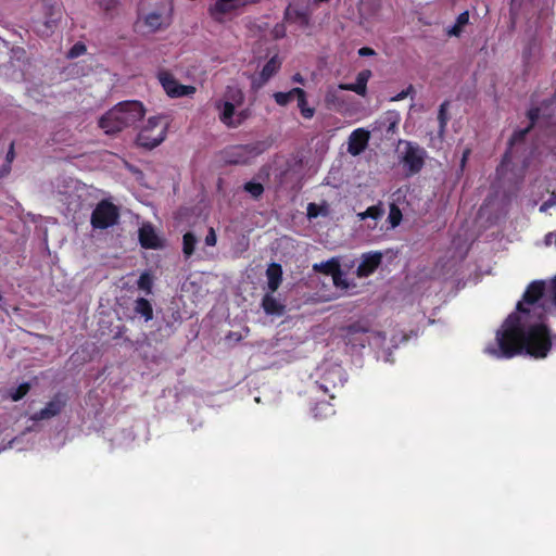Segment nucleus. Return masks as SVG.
<instances>
[{
  "label": "nucleus",
  "mask_w": 556,
  "mask_h": 556,
  "mask_svg": "<svg viewBox=\"0 0 556 556\" xmlns=\"http://www.w3.org/2000/svg\"><path fill=\"white\" fill-rule=\"evenodd\" d=\"M544 319L543 312L539 313L538 320L509 314L496 331L495 341L488 344L484 352L496 358H513L523 352L534 358H545L556 345V333Z\"/></svg>",
  "instance_id": "nucleus-1"
},
{
  "label": "nucleus",
  "mask_w": 556,
  "mask_h": 556,
  "mask_svg": "<svg viewBox=\"0 0 556 556\" xmlns=\"http://www.w3.org/2000/svg\"><path fill=\"white\" fill-rule=\"evenodd\" d=\"M556 105V97L548 101H544L540 108H532L528 111V118L530 124L520 130L513 134L508 142V149L504 153L500 165L496 168L498 175H503L508 166L513 163L514 159H520L526 151V137L529 131L539 126L541 128H548L555 123L552 121L554 115V106Z\"/></svg>",
  "instance_id": "nucleus-2"
},
{
  "label": "nucleus",
  "mask_w": 556,
  "mask_h": 556,
  "mask_svg": "<svg viewBox=\"0 0 556 556\" xmlns=\"http://www.w3.org/2000/svg\"><path fill=\"white\" fill-rule=\"evenodd\" d=\"M146 110L140 101H123L109 110L99 119V126L108 135L135 126L144 116Z\"/></svg>",
  "instance_id": "nucleus-3"
},
{
  "label": "nucleus",
  "mask_w": 556,
  "mask_h": 556,
  "mask_svg": "<svg viewBox=\"0 0 556 556\" xmlns=\"http://www.w3.org/2000/svg\"><path fill=\"white\" fill-rule=\"evenodd\" d=\"M401 143L404 144V151L401 154L400 163L403 165L405 175L412 177L424 168L427 152L416 142L401 141Z\"/></svg>",
  "instance_id": "nucleus-4"
},
{
  "label": "nucleus",
  "mask_w": 556,
  "mask_h": 556,
  "mask_svg": "<svg viewBox=\"0 0 556 556\" xmlns=\"http://www.w3.org/2000/svg\"><path fill=\"white\" fill-rule=\"evenodd\" d=\"M166 126L161 117H150L147 125L139 131L136 142L146 149H153L165 140Z\"/></svg>",
  "instance_id": "nucleus-5"
},
{
  "label": "nucleus",
  "mask_w": 556,
  "mask_h": 556,
  "mask_svg": "<svg viewBox=\"0 0 556 556\" xmlns=\"http://www.w3.org/2000/svg\"><path fill=\"white\" fill-rule=\"evenodd\" d=\"M268 147L266 141L233 146L228 151V162L232 164H247L254 157L264 153Z\"/></svg>",
  "instance_id": "nucleus-6"
},
{
  "label": "nucleus",
  "mask_w": 556,
  "mask_h": 556,
  "mask_svg": "<svg viewBox=\"0 0 556 556\" xmlns=\"http://www.w3.org/2000/svg\"><path fill=\"white\" fill-rule=\"evenodd\" d=\"M119 212L116 205L106 200L97 204L91 214V225L96 229H106L117 223Z\"/></svg>",
  "instance_id": "nucleus-7"
},
{
  "label": "nucleus",
  "mask_w": 556,
  "mask_h": 556,
  "mask_svg": "<svg viewBox=\"0 0 556 556\" xmlns=\"http://www.w3.org/2000/svg\"><path fill=\"white\" fill-rule=\"evenodd\" d=\"M157 77L163 89L170 98L191 96L197 90L194 86L179 84L174 75L167 71H161Z\"/></svg>",
  "instance_id": "nucleus-8"
},
{
  "label": "nucleus",
  "mask_w": 556,
  "mask_h": 556,
  "mask_svg": "<svg viewBox=\"0 0 556 556\" xmlns=\"http://www.w3.org/2000/svg\"><path fill=\"white\" fill-rule=\"evenodd\" d=\"M369 139L370 132L365 128L353 130L349 137L348 152L353 156L359 155L367 148Z\"/></svg>",
  "instance_id": "nucleus-9"
},
{
  "label": "nucleus",
  "mask_w": 556,
  "mask_h": 556,
  "mask_svg": "<svg viewBox=\"0 0 556 556\" xmlns=\"http://www.w3.org/2000/svg\"><path fill=\"white\" fill-rule=\"evenodd\" d=\"M381 252H369L362 255V261L357 266L356 274L359 278L372 275L382 262Z\"/></svg>",
  "instance_id": "nucleus-10"
},
{
  "label": "nucleus",
  "mask_w": 556,
  "mask_h": 556,
  "mask_svg": "<svg viewBox=\"0 0 556 556\" xmlns=\"http://www.w3.org/2000/svg\"><path fill=\"white\" fill-rule=\"evenodd\" d=\"M371 76V72L369 70L361 71L357 76L355 83L351 84H340L339 89L353 91L358 96L365 97L367 93V83Z\"/></svg>",
  "instance_id": "nucleus-11"
},
{
  "label": "nucleus",
  "mask_w": 556,
  "mask_h": 556,
  "mask_svg": "<svg viewBox=\"0 0 556 556\" xmlns=\"http://www.w3.org/2000/svg\"><path fill=\"white\" fill-rule=\"evenodd\" d=\"M243 4L244 2H240L239 0H216L214 5L210 9V13L215 21L222 22L225 14L230 13Z\"/></svg>",
  "instance_id": "nucleus-12"
},
{
  "label": "nucleus",
  "mask_w": 556,
  "mask_h": 556,
  "mask_svg": "<svg viewBox=\"0 0 556 556\" xmlns=\"http://www.w3.org/2000/svg\"><path fill=\"white\" fill-rule=\"evenodd\" d=\"M64 406L65 401H63L60 395H56L51 401H49L43 408L36 413L34 418L36 420L50 419L59 415Z\"/></svg>",
  "instance_id": "nucleus-13"
},
{
  "label": "nucleus",
  "mask_w": 556,
  "mask_h": 556,
  "mask_svg": "<svg viewBox=\"0 0 556 556\" xmlns=\"http://www.w3.org/2000/svg\"><path fill=\"white\" fill-rule=\"evenodd\" d=\"M217 109L220 110L219 119L223 124H225L229 128H236L242 124V119H235V105L225 101L220 104H217Z\"/></svg>",
  "instance_id": "nucleus-14"
},
{
  "label": "nucleus",
  "mask_w": 556,
  "mask_h": 556,
  "mask_svg": "<svg viewBox=\"0 0 556 556\" xmlns=\"http://www.w3.org/2000/svg\"><path fill=\"white\" fill-rule=\"evenodd\" d=\"M139 242L144 249H157L161 247L159 237L150 225H144L139 229Z\"/></svg>",
  "instance_id": "nucleus-15"
},
{
  "label": "nucleus",
  "mask_w": 556,
  "mask_h": 556,
  "mask_svg": "<svg viewBox=\"0 0 556 556\" xmlns=\"http://www.w3.org/2000/svg\"><path fill=\"white\" fill-rule=\"evenodd\" d=\"M267 288L270 293L278 290L282 282V267L278 263H271L266 269Z\"/></svg>",
  "instance_id": "nucleus-16"
},
{
  "label": "nucleus",
  "mask_w": 556,
  "mask_h": 556,
  "mask_svg": "<svg viewBox=\"0 0 556 556\" xmlns=\"http://www.w3.org/2000/svg\"><path fill=\"white\" fill-rule=\"evenodd\" d=\"M281 67V61L279 60L278 55L271 56L263 66L260 79L261 83L258 84V87L267 83L275 74L278 73V71Z\"/></svg>",
  "instance_id": "nucleus-17"
},
{
  "label": "nucleus",
  "mask_w": 556,
  "mask_h": 556,
  "mask_svg": "<svg viewBox=\"0 0 556 556\" xmlns=\"http://www.w3.org/2000/svg\"><path fill=\"white\" fill-rule=\"evenodd\" d=\"M134 313L143 318L146 323L153 319V306L146 298H138L134 302Z\"/></svg>",
  "instance_id": "nucleus-18"
},
{
  "label": "nucleus",
  "mask_w": 556,
  "mask_h": 556,
  "mask_svg": "<svg viewBox=\"0 0 556 556\" xmlns=\"http://www.w3.org/2000/svg\"><path fill=\"white\" fill-rule=\"evenodd\" d=\"M293 93L296 94L298 108L301 115L306 119H311L315 114V109L308 106L305 90L300 87H295L293 88Z\"/></svg>",
  "instance_id": "nucleus-19"
},
{
  "label": "nucleus",
  "mask_w": 556,
  "mask_h": 556,
  "mask_svg": "<svg viewBox=\"0 0 556 556\" xmlns=\"http://www.w3.org/2000/svg\"><path fill=\"white\" fill-rule=\"evenodd\" d=\"M262 307L267 315H281L285 312V305L278 302L270 292L263 296Z\"/></svg>",
  "instance_id": "nucleus-20"
},
{
  "label": "nucleus",
  "mask_w": 556,
  "mask_h": 556,
  "mask_svg": "<svg viewBox=\"0 0 556 556\" xmlns=\"http://www.w3.org/2000/svg\"><path fill=\"white\" fill-rule=\"evenodd\" d=\"M344 331H345V338L348 339V341L354 342L357 340L356 336L367 333L369 331V327L365 323L355 321V323L348 325L344 328Z\"/></svg>",
  "instance_id": "nucleus-21"
},
{
  "label": "nucleus",
  "mask_w": 556,
  "mask_h": 556,
  "mask_svg": "<svg viewBox=\"0 0 556 556\" xmlns=\"http://www.w3.org/2000/svg\"><path fill=\"white\" fill-rule=\"evenodd\" d=\"M197 243L198 238L193 232L188 231L182 236V253L186 260L193 255Z\"/></svg>",
  "instance_id": "nucleus-22"
},
{
  "label": "nucleus",
  "mask_w": 556,
  "mask_h": 556,
  "mask_svg": "<svg viewBox=\"0 0 556 556\" xmlns=\"http://www.w3.org/2000/svg\"><path fill=\"white\" fill-rule=\"evenodd\" d=\"M469 23V12H462L457 18L455 24L447 30L448 36L459 37L463 34L464 27Z\"/></svg>",
  "instance_id": "nucleus-23"
},
{
  "label": "nucleus",
  "mask_w": 556,
  "mask_h": 556,
  "mask_svg": "<svg viewBox=\"0 0 556 556\" xmlns=\"http://www.w3.org/2000/svg\"><path fill=\"white\" fill-rule=\"evenodd\" d=\"M339 267H340L339 261L336 258H331L329 261L321 262L319 264H314L313 269L317 273L332 276L336 271H338Z\"/></svg>",
  "instance_id": "nucleus-24"
},
{
  "label": "nucleus",
  "mask_w": 556,
  "mask_h": 556,
  "mask_svg": "<svg viewBox=\"0 0 556 556\" xmlns=\"http://www.w3.org/2000/svg\"><path fill=\"white\" fill-rule=\"evenodd\" d=\"M383 214H384L383 207L381 206V204H378V205H371V206L367 207L366 211L358 213L357 217L361 220H364L366 218H371L374 220H377V219L381 218Z\"/></svg>",
  "instance_id": "nucleus-25"
},
{
  "label": "nucleus",
  "mask_w": 556,
  "mask_h": 556,
  "mask_svg": "<svg viewBox=\"0 0 556 556\" xmlns=\"http://www.w3.org/2000/svg\"><path fill=\"white\" fill-rule=\"evenodd\" d=\"M137 286H138V289L144 291L147 294H151L152 288H153L152 274L148 270L143 271L137 281Z\"/></svg>",
  "instance_id": "nucleus-26"
},
{
  "label": "nucleus",
  "mask_w": 556,
  "mask_h": 556,
  "mask_svg": "<svg viewBox=\"0 0 556 556\" xmlns=\"http://www.w3.org/2000/svg\"><path fill=\"white\" fill-rule=\"evenodd\" d=\"M30 388H31L30 383L23 382L17 388H12L9 390V397L13 402H18L26 396V394L29 392Z\"/></svg>",
  "instance_id": "nucleus-27"
},
{
  "label": "nucleus",
  "mask_w": 556,
  "mask_h": 556,
  "mask_svg": "<svg viewBox=\"0 0 556 556\" xmlns=\"http://www.w3.org/2000/svg\"><path fill=\"white\" fill-rule=\"evenodd\" d=\"M285 18L287 21H299L302 24H306L308 22V15L305 11L292 10L290 7L286 9Z\"/></svg>",
  "instance_id": "nucleus-28"
},
{
  "label": "nucleus",
  "mask_w": 556,
  "mask_h": 556,
  "mask_svg": "<svg viewBox=\"0 0 556 556\" xmlns=\"http://www.w3.org/2000/svg\"><path fill=\"white\" fill-rule=\"evenodd\" d=\"M333 408L328 402L316 403V405L312 408V413L315 418L326 417L328 415L333 414Z\"/></svg>",
  "instance_id": "nucleus-29"
},
{
  "label": "nucleus",
  "mask_w": 556,
  "mask_h": 556,
  "mask_svg": "<svg viewBox=\"0 0 556 556\" xmlns=\"http://www.w3.org/2000/svg\"><path fill=\"white\" fill-rule=\"evenodd\" d=\"M273 98L275 102L280 106H286L289 104L294 98H296V94L293 93V88L289 90L288 92H281L277 91L274 92Z\"/></svg>",
  "instance_id": "nucleus-30"
},
{
  "label": "nucleus",
  "mask_w": 556,
  "mask_h": 556,
  "mask_svg": "<svg viewBox=\"0 0 556 556\" xmlns=\"http://www.w3.org/2000/svg\"><path fill=\"white\" fill-rule=\"evenodd\" d=\"M447 106H448V102L444 101L440 105V109H439L438 121H439V126H440V129H439L440 135H442L445 131V128L447 125V121H448Z\"/></svg>",
  "instance_id": "nucleus-31"
},
{
  "label": "nucleus",
  "mask_w": 556,
  "mask_h": 556,
  "mask_svg": "<svg viewBox=\"0 0 556 556\" xmlns=\"http://www.w3.org/2000/svg\"><path fill=\"white\" fill-rule=\"evenodd\" d=\"M244 191L251 194L253 199H258L263 192L264 187L261 182L248 181L243 186Z\"/></svg>",
  "instance_id": "nucleus-32"
},
{
  "label": "nucleus",
  "mask_w": 556,
  "mask_h": 556,
  "mask_svg": "<svg viewBox=\"0 0 556 556\" xmlns=\"http://www.w3.org/2000/svg\"><path fill=\"white\" fill-rule=\"evenodd\" d=\"M162 22L163 17L160 13L152 12L146 16V25L153 31L161 28Z\"/></svg>",
  "instance_id": "nucleus-33"
},
{
  "label": "nucleus",
  "mask_w": 556,
  "mask_h": 556,
  "mask_svg": "<svg viewBox=\"0 0 556 556\" xmlns=\"http://www.w3.org/2000/svg\"><path fill=\"white\" fill-rule=\"evenodd\" d=\"M402 217H403V215H402L400 207L394 203L391 204L388 219L393 228L400 225Z\"/></svg>",
  "instance_id": "nucleus-34"
},
{
  "label": "nucleus",
  "mask_w": 556,
  "mask_h": 556,
  "mask_svg": "<svg viewBox=\"0 0 556 556\" xmlns=\"http://www.w3.org/2000/svg\"><path fill=\"white\" fill-rule=\"evenodd\" d=\"M331 277H332L334 286L348 288V283L344 279V273L342 271L341 267H339L338 271H336Z\"/></svg>",
  "instance_id": "nucleus-35"
},
{
  "label": "nucleus",
  "mask_w": 556,
  "mask_h": 556,
  "mask_svg": "<svg viewBox=\"0 0 556 556\" xmlns=\"http://www.w3.org/2000/svg\"><path fill=\"white\" fill-rule=\"evenodd\" d=\"M86 52V46L81 42L75 43L68 51L70 58H77Z\"/></svg>",
  "instance_id": "nucleus-36"
},
{
  "label": "nucleus",
  "mask_w": 556,
  "mask_h": 556,
  "mask_svg": "<svg viewBox=\"0 0 556 556\" xmlns=\"http://www.w3.org/2000/svg\"><path fill=\"white\" fill-rule=\"evenodd\" d=\"M414 87L413 85H409L405 90H402L401 92H399L397 94H395L394 97H392L390 100L392 102H397V101H402L404 100L406 97H408L409 94L414 93Z\"/></svg>",
  "instance_id": "nucleus-37"
},
{
  "label": "nucleus",
  "mask_w": 556,
  "mask_h": 556,
  "mask_svg": "<svg viewBox=\"0 0 556 556\" xmlns=\"http://www.w3.org/2000/svg\"><path fill=\"white\" fill-rule=\"evenodd\" d=\"M204 242H205V244H206V245H208V247H214V245H216L217 237H216V232H215V230H214V228H213V227H210V228H208V231H207V233H206V236H205Z\"/></svg>",
  "instance_id": "nucleus-38"
},
{
  "label": "nucleus",
  "mask_w": 556,
  "mask_h": 556,
  "mask_svg": "<svg viewBox=\"0 0 556 556\" xmlns=\"http://www.w3.org/2000/svg\"><path fill=\"white\" fill-rule=\"evenodd\" d=\"M556 205V192H552L551 197L541 204L540 212H546L549 207Z\"/></svg>",
  "instance_id": "nucleus-39"
},
{
  "label": "nucleus",
  "mask_w": 556,
  "mask_h": 556,
  "mask_svg": "<svg viewBox=\"0 0 556 556\" xmlns=\"http://www.w3.org/2000/svg\"><path fill=\"white\" fill-rule=\"evenodd\" d=\"M319 213H320V208H319V206L317 204L309 203L307 205V217L309 219L316 218L319 215Z\"/></svg>",
  "instance_id": "nucleus-40"
},
{
  "label": "nucleus",
  "mask_w": 556,
  "mask_h": 556,
  "mask_svg": "<svg viewBox=\"0 0 556 556\" xmlns=\"http://www.w3.org/2000/svg\"><path fill=\"white\" fill-rule=\"evenodd\" d=\"M97 2L105 11H110L115 7V0H97Z\"/></svg>",
  "instance_id": "nucleus-41"
},
{
  "label": "nucleus",
  "mask_w": 556,
  "mask_h": 556,
  "mask_svg": "<svg viewBox=\"0 0 556 556\" xmlns=\"http://www.w3.org/2000/svg\"><path fill=\"white\" fill-rule=\"evenodd\" d=\"M544 243L545 245L549 247L553 243L556 244V231H549L544 237Z\"/></svg>",
  "instance_id": "nucleus-42"
},
{
  "label": "nucleus",
  "mask_w": 556,
  "mask_h": 556,
  "mask_svg": "<svg viewBox=\"0 0 556 556\" xmlns=\"http://www.w3.org/2000/svg\"><path fill=\"white\" fill-rule=\"evenodd\" d=\"M15 157V151H14V142H11L10 147H9V150L7 152V156H5V163L10 164L13 162Z\"/></svg>",
  "instance_id": "nucleus-43"
},
{
  "label": "nucleus",
  "mask_w": 556,
  "mask_h": 556,
  "mask_svg": "<svg viewBox=\"0 0 556 556\" xmlns=\"http://www.w3.org/2000/svg\"><path fill=\"white\" fill-rule=\"evenodd\" d=\"M376 52L372 48L370 47H362L359 50H358V55L359 56H371V55H375Z\"/></svg>",
  "instance_id": "nucleus-44"
},
{
  "label": "nucleus",
  "mask_w": 556,
  "mask_h": 556,
  "mask_svg": "<svg viewBox=\"0 0 556 556\" xmlns=\"http://www.w3.org/2000/svg\"><path fill=\"white\" fill-rule=\"evenodd\" d=\"M11 172V165L8 163H4L0 168V179L8 176Z\"/></svg>",
  "instance_id": "nucleus-45"
},
{
  "label": "nucleus",
  "mask_w": 556,
  "mask_h": 556,
  "mask_svg": "<svg viewBox=\"0 0 556 556\" xmlns=\"http://www.w3.org/2000/svg\"><path fill=\"white\" fill-rule=\"evenodd\" d=\"M292 81L296 83V84L304 85L305 84V78L300 73H295L292 76Z\"/></svg>",
  "instance_id": "nucleus-46"
},
{
  "label": "nucleus",
  "mask_w": 556,
  "mask_h": 556,
  "mask_svg": "<svg viewBox=\"0 0 556 556\" xmlns=\"http://www.w3.org/2000/svg\"><path fill=\"white\" fill-rule=\"evenodd\" d=\"M470 154V150L467 149L464 151L463 153V157H462V161H460V166L464 167L466 162H467V159H468V155Z\"/></svg>",
  "instance_id": "nucleus-47"
},
{
  "label": "nucleus",
  "mask_w": 556,
  "mask_h": 556,
  "mask_svg": "<svg viewBox=\"0 0 556 556\" xmlns=\"http://www.w3.org/2000/svg\"><path fill=\"white\" fill-rule=\"evenodd\" d=\"M248 117V114L245 111H241L239 112L237 115H236V118L235 119H242V123L244 122V119Z\"/></svg>",
  "instance_id": "nucleus-48"
},
{
  "label": "nucleus",
  "mask_w": 556,
  "mask_h": 556,
  "mask_svg": "<svg viewBox=\"0 0 556 556\" xmlns=\"http://www.w3.org/2000/svg\"><path fill=\"white\" fill-rule=\"evenodd\" d=\"M397 125V121H392L390 122L389 126H388V131H394L395 127Z\"/></svg>",
  "instance_id": "nucleus-49"
},
{
  "label": "nucleus",
  "mask_w": 556,
  "mask_h": 556,
  "mask_svg": "<svg viewBox=\"0 0 556 556\" xmlns=\"http://www.w3.org/2000/svg\"><path fill=\"white\" fill-rule=\"evenodd\" d=\"M331 97H332V96H331L330 93H327V96H326V102H327V103H330V101H331V99H330V98H331Z\"/></svg>",
  "instance_id": "nucleus-50"
},
{
  "label": "nucleus",
  "mask_w": 556,
  "mask_h": 556,
  "mask_svg": "<svg viewBox=\"0 0 556 556\" xmlns=\"http://www.w3.org/2000/svg\"><path fill=\"white\" fill-rule=\"evenodd\" d=\"M522 163H523V165H527V163H528V157L527 156L522 159Z\"/></svg>",
  "instance_id": "nucleus-51"
}]
</instances>
